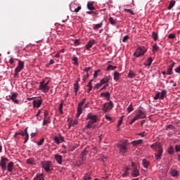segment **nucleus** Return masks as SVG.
Here are the masks:
<instances>
[{
	"label": "nucleus",
	"instance_id": "nucleus-35",
	"mask_svg": "<svg viewBox=\"0 0 180 180\" xmlns=\"http://www.w3.org/2000/svg\"><path fill=\"white\" fill-rule=\"evenodd\" d=\"M49 123H50V117H45L44 118V121H43V126H46V124H49Z\"/></svg>",
	"mask_w": 180,
	"mask_h": 180
},
{
	"label": "nucleus",
	"instance_id": "nucleus-31",
	"mask_svg": "<svg viewBox=\"0 0 180 180\" xmlns=\"http://www.w3.org/2000/svg\"><path fill=\"white\" fill-rule=\"evenodd\" d=\"M75 124H78V120H72V121L69 123V124H68L69 128L71 127H72V126H75Z\"/></svg>",
	"mask_w": 180,
	"mask_h": 180
},
{
	"label": "nucleus",
	"instance_id": "nucleus-22",
	"mask_svg": "<svg viewBox=\"0 0 180 180\" xmlns=\"http://www.w3.org/2000/svg\"><path fill=\"white\" fill-rule=\"evenodd\" d=\"M13 165H14L13 162H8V164L7 165V171L8 172H12V171L13 169Z\"/></svg>",
	"mask_w": 180,
	"mask_h": 180
},
{
	"label": "nucleus",
	"instance_id": "nucleus-42",
	"mask_svg": "<svg viewBox=\"0 0 180 180\" xmlns=\"http://www.w3.org/2000/svg\"><path fill=\"white\" fill-rule=\"evenodd\" d=\"M127 110L128 113H130V112H133V110H134V108H133V105L131 103L127 108Z\"/></svg>",
	"mask_w": 180,
	"mask_h": 180
},
{
	"label": "nucleus",
	"instance_id": "nucleus-54",
	"mask_svg": "<svg viewBox=\"0 0 180 180\" xmlns=\"http://www.w3.org/2000/svg\"><path fill=\"white\" fill-rule=\"evenodd\" d=\"M43 143H44V139H41L37 142V146H43Z\"/></svg>",
	"mask_w": 180,
	"mask_h": 180
},
{
	"label": "nucleus",
	"instance_id": "nucleus-38",
	"mask_svg": "<svg viewBox=\"0 0 180 180\" xmlns=\"http://www.w3.org/2000/svg\"><path fill=\"white\" fill-rule=\"evenodd\" d=\"M160 50V47L157 44H155L153 45V53H156V51H158Z\"/></svg>",
	"mask_w": 180,
	"mask_h": 180
},
{
	"label": "nucleus",
	"instance_id": "nucleus-64",
	"mask_svg": "<svg viewBox=\"0 0 180 180\" xmlns=\"http://www.w3.org/2000/svg\"><path fill=\"white\" fill-rule=\"evenodd\" d=\"M15 63L13 58H11L9 60V63L12 65Z\"/></svg>",
	"mask_w": 180,
	"mask_h": 180
},
{
	"label": "nucleus",
	"instance_id": "nucleus-12",
	"mask_svg": "<svg viewBox=\"0 0 180 180\" xmlns=\"http://www.w3.org/2000/svg\"><path fill=\"white\" fill-rule=\"evenodd\" d=\"M165 95H167V91H165L158 92L153 99L154 101H157L158 99H163L164 98H165Z\"/></svg>",
	"mask_w": 180,
	"mask_h": 180
},
{
	"label": "nucleus",
	"instance_id": "nucleus-45",
	"mask_svg": "<svg viewBox=\"0 0 180 180\" xmlns=\"http://www.w3.org/2000/svg\"><path fill=\"white\" fill-rule=\"evenodd\" d=\"M99 72H101V70H97L94 71V79L98 78V75H99Z\"/></svg>",
	"mask_w": 180,
	"mask_h": 180
},
{
	"label": "nucleus",
	"instance_id": "nucleus-53",
	"mask_svg": "<svg viewBox=\"0 0 180 180\" xmlns=\"http://www.w3.org/2000/svg\"><path fill=\"white\" fill-rule=\"evenodd\" d=\"M22 70H23L22 68H20V67L18 66V67L15 69V72H20V71H22Z\"/></svg>",
	"mask_w": 180,
	"mask_h": 180
},
{
	"label": "nucleus",
	"instance_id": "nucleus-3",
	"mask_svg": "<svg viewBox=\"0 0 180 180\" xmlns=\"http://www.w3.org/2000/svg\"><path fill=\"white\" fill-rule=\"evenodd\" d=\"M86 120H89L87 124L86 125V129H92V125L98 122V115L89 113L86 115Z\"/></svg>",
	"mask_w": 180,
	"mask_h": 180
},
{
	"label": "nucleus",
	"instance_id": "nucleus-16",
	"mask_svg": "<svg viewBox=\"0 0 180 180\" xmlns=\"http://www.w3.org/2000/svg\"><path fill=\"white\" fill-rule=\"evenodd\" d=\"M55 160H56V162L59 164V165H61L63 164V156H61V155H55Z\"/></svg>",
	"mask_w": 180,
	"mask_h": 180
},
{
	"label": "nucleus",
	"instance_id": "nucleus-47",
	"mask_svg": "<svg viewBox=\"0 0 180 180\" xmlns=\"http://www.w3.org/2000/svg\"><path fill=\"white\" fill-rule=\"evenodd\" d=\"M117 67L113 66L112 65H109L107 68V71H109V70H116Z\"/></svg>",
	"mask_w": 180,
	"mask_h": 180
},
{
	"label": "nucleus",
	"instance_id": "nucleus-17",
	"mask_svg": "<svg viewBox=\"0 0 180 180\" xmlns=\"http://www.w3.org/2000/svg\"><path fill=\"white\" fill-rule=\"evenodd\" d=\"M129 171H130V168L125 167L123 170V174H122V176H123L124 178H126V176H129L130 175Z\"/></svg>",
	"mask_w": 180,
	"mask_h": 180
},
{
	"label": "nucleus",
	"instance_id": "nucleus-1",
	"mask_svg": "<svg viewBox=\"0 0 180 180\" xmlns=\"http://www.w3.org/2000/svg\"><path fill=\"white\" fill-rule=\"evenodd\" d=\"M150 148L154 150V151H156L157 153H155V160L160 161L162 157V153H164V149L162 148L161 143H160V142L154 143L150 145Z\"/></svg>",
	"mask_w": 180,
	"mask_h": 180
},
{
	"label": "nucleus",
	"instance_id": "nucleus-49",
	"mask_svg": "<svg viewBox=\"0 0 180 180\" xmlns=\"http://www.w3.org/2000/svg\"><path fill=\"white\" fill-rule=\"evenodd\" d=\"M101 86H102V84L100 82V83H98L94 86V89H99Z\"/></svg>",
	"mask_w": 180,
	"mask_h": 180
},
{
	"label": "nucleus",
	"instance_id": "nucleus-10",
	"mask_svg": "<svg viewBox=\"0 0 180 180\" xmlns=\"http://www.w3.org/2000/svg\"><path fill=\"white\" fill-rule=\"evenodd\" d=\"M84 103H85V98H83L82 101L78 103L77 112L76 115L77 117H79L82 114V106L84 105Z\"/></svg>",
	"mask_w": 180,
	"mask_h": 180
},
{
	"label": "nucleus",
	"instance_id": "nucleus-52",
	"mask_svg": "<svg viewBox=\"0 0 180 180\" xmlns=\"http://www.w3.org/2000/svg\"><path fill=\"white\" fill-rule=\"evenodd\" d=\"M122 123H123V117H121L119 121H118V124H117V127H120V126H122Z\"/></svg>",
	"mask_w": 180,
	"mask_h": 180
},
{
	"label": "nucleus",
	"instance_id": "nucleus-14",
	"mask_svg": "<svg viewBox=\"0 0 180 180\" xmlns=\"http://www.w3.org/2000/svg\"><path fill=\"white\" fill-rule=\"evenodd\" d=\"M41 103H43V101H41V99L35 98L33 101V107L39 108H40V106H41Z\"/></svg>",
	"mask_w": 180,
	"mask_h": 180
},
{
	"label": "nucleus",
	"instance_id": "nucleus-2",
	"mask_svg": "<svg viewBox=\"0 0 180 180\" xmlns=\"http://www.w3.org/2000/svg\"><path fill=\"white\" fill-rule=\"evenodd\" d=\"M140 119H146V111L139 109L135 111V116L134 118L129 122V124H133L134 122L140 120Z\"/></svg>",
	"mask_w": 180,
	"mask_h": 180
},
{
	"label": "nucleus",
	"instance_id": "nucleus-48",
	"mask_svg": "<svg viewBox=\"0 0 180 180\" xmlns=\"http://www.w3.org/2000/svg\"><path fill=\"white\" fill-rule=\"evenodd\" d=\"M53 141H55V143H56V144H60V138H58V136H55L54 138H53Z\"/></svg>",
	"mask_w": 180,
	"mask_h": 180
},
{
	"label": "nucleus",
	"instance_id": "nucleus-24",
	"mask_svg": "<svg viewBox=\"0 0 180 180\" xmlns=\"http://www.w3.org/2000/svg\"><path fill=\"white\" fill-rule=\"evenodd\" d=\"M153 63V58L150 57L147 60L145 61L144 65L146 67H150Z\"/></svg>",
	"mask_w": 180,
	"mask_h": 180
},
{
	"label": "nucleus",
	"instance_id": "nucleus-23",
	"mask_svg": "<svg viewBox=\"0 0 180 180\" xmlns=\"http://www.w3.org/2000/svg\"><path fill=\"white\" fill-rule=\"evenodd\" d=\"M34 180H44V176L43 174H38L34 177Z\"/></svg>",
	"mask_w": 180,
	"mask_h": 180
},
{
	"label": "nucleus",
	"instance_id": "nucleus-26",
	"mask_svg": "<svg viewBox=\"0 0 180 180\" xmlns=\"http://www.w3.org/2000/svg\"><path fill=\"white\" fill-rule=\"evenodd\" d=\"M27 164H29L30 165H36V162L34 158H29L27 160Z\"/></svg>",
	"mask_w": 180,
	"mask_h": 180
},
{
	"label": "nucleus",
	"instance_id": "nucleus-11",
	"mask_svg": "<svg viewBox=\"0 0 180 180\" xmlns=\"http://www.w3.org/2000/svg\"><path fill=\"white\" fill-rule=\"evenodd\" d=\"M113 102L112 101H110L108 103H105L103 105V110L106 113L108 110H111V109H113Z\"/></svg>",
	"mask_w": 180,
	"mask_h": 180
},
{
	"label": "nucleus",
	"instance_id": "nucleus-8",
	"mask_svg": "<svg viewBox=\"0 0 180 180\" xmlns=\"http://www.w3.org/2000/svg\"><path fill=\"white\" fill-rule=\"evenodd\" d=\"M9 162V160L7 158L1 157L0 167L3 171H6V163Z\"/></svg>",
	"mask_w": 180,
	"mask_h": 180
},
{
	"label": "nucleus",
	"instance_id": "nucleus-9",
	"mask_svg": "<svg viewBox=\"0 0 180 180\" xmlns=\"http://www.w3.org/2000/svg\"><path fill=\"white\" fill-rule=\"evenodd\" d=\"M41 166L46 172H50L51 171V169H50V167H51V162H41Z\"/></svg>",
	"mask_w": 180,
	"mask_h": 180
},
{
	"label": "nucleus",
	"instance_id": "nucleus-13",
	"mask_svg": "<svg viewBox=\"0 0 180 180\" xmlns=\"http://www.w3.org/2000/svg\"><path fill=\"white\" fill-rule=\"evenodd\" d=\"M10 99H11V101H13V103H15L16 105H19L20 101L19 100L16 99V98H18V93H13L11 92V95L9 96Z\"/></svg>",
	"mask_w": 180,
	"mask_h": 180
},
{
	"label": "nucleus",
	"instance_id": "nucleus-62",
	"mask_svg": "<svg viewBox=\"0 0 180 180\" xmlns=\"http://www.w3.org/2000/svg\"><path fill=\"white\" fill-rule=\"evenodd\" d=\"M92 70V67H89V68H84V71L85 72H86V74H87V72H88L89 70Z\"/></svg>",
	"mask_w": 180,
	"mask_h": 180
},
{
	"label": "nucleus",
	"instance_id": "nucleus-6",
	"mask_svg": "<svg viewBox=\"0 0 180 180\" xmlns=\"http://www.w3.org/2000/svg\"><path fill=\"white\" fill-rule=\"evenodd\" d=\"M49 82H50V80L47 79H45L41 82L39 89H41V91H49V89H50V86H49Z\"/></svg>",
	"mask_w": 180,
	"mask_h": 180
},
{
	"label": "nucleus",
	"instance_id": "nucleus-50",
	"mask_svg": "<svg viewBox=\"0 0 180 180\" xmlns=\"http://www.w3.org/2000/svg\"><path fill=\"white\" fill-rule=\"evenodd\" d=\"M124 12H129V13H131V15H135L134 12L131 9L124 8Z\"/></svg>",
	"mask_w": 180,
	"mask_h": 180
},
{
	"label": "nucleus",
	"instance_id": "nucleus-41",
	"mask_svg": "<svg viewBox=\"0 0 180 180\" xmlns=\"http://www.w3.org/2000/svg\"><path fill=\"white\" fill-rule=\"evenodd\" d=\"M167 153H168V154H169V155H172V154H174V153H175V150H174L173 147H170L168 148Z\"/></svg>",
	"mask_w": 180,
	"mask_h": 180
},
{
	"label": "nucleus",
	"instance_id": "nucleus-36",
	"mask_svg": "<svg viewBox=\"0 0 180 180\" xmlns=\"http://www.w3.org/2000/svg\"><path fill=\"white\" fill-rule=\"evenodd\" d=\"M173 70L174 69L168 66L167 67V75H172V74H174Z\"/></svg>",
	"mask_w": 180,
	"mask_h": 180
},
{
	"label": "nucleus",
	"instance_id": "nucleus-29",
	"mask_svg": "<svg viewBox=\"0 0 180 180\" xmlns=\"http://www.w3.org/2000/svg\"><path fill=\"white\" fill-rule=\"evenodd\" d=\"M141 143H143V140L139 139V140H136V141H133L131 142V144H132V146H139V144H141Z\"/></svg>",
	"mask_w": 180,
	"mask_h": 180
},
{
	"label": "nucleus",
	"instance_id": "nucleus-59",
	"mask_svg": "<svg viewBox=\"0 0 180 180\" xmlns=\"http://www.w3.org/2000/svg\"><path fill=\"white\" fill-rule=\"evenodd\" d=\"M86 13H88V15H92L93 16H95V15H98V13L94 11H86Z\"/></svg>",
	"mask_w": 180,
	"mask_h": 180
},
{
	"label": "nucleus",
	"instance_id": "nucleus-32",
	"mask_svg": "<svg viewBox=\"0 0 180 180\" xmlns=\"http://www.w3.org/2000/svg\"><path fill=\"white\" fill-rule=\"evenodd\" d=\"M136 77V73L131 70H130L128 73V78H135Z\"/></svg>",
	"mask_w": 180,
	"mask_h": 180
},
{
	"label": "nucleus",
	"instance_id": "nucleus-27",
	"mask_svg": "<svg viewBox=\"0 0 180 180\" xmlns=\"http://www.w3.org/2000/svg\"><path fill=\"white\" fill-rule=\"evenodd\" d=\"M142 164L144 168H148V167L150 166V162L147 161V160L146 159H143L142 160Z\"/></svg>",
	"mask_w": 180,
	"mask_h": 180
},
{
	"label": "nucleus",
	"instance_id": "nucleus-5",
	"mask_svg": "<svg viewBox=\"0 0 180 180\" xmlns=\"http://www.w3.org/2000/svg\"><path fill=\"white\" fill-rule=\"evenodd\" d=\"M120 154L124 155L127 153V140H124L122 143H120L117 146Z\"/></svg>",
	"mask_w": 180,
	"mask_h": 180
},
{
	"label": "nucleus",
	"instance_id": "nucleus-55",
	"mask_svg": "<svg viewBox=\"0 0 180 180\" xmlns=\"http://www.w3.org/2000/svg\"><path fill=\"white\" fill-rule=\"evenodd\" d=\"M103 89H109V84H105L101 89L100 91H103Z\"/></svg>",
	"mask_w": 180,
	"mask_h": 180
},
{
	"label": "nucleus",
	"instance_id": "nucleus-4",
	"mask_svg": "<svg viewBox=\"0 0 180 180\" xmlns=\"http://www.w3.org/2000/svg\"><path fill=\"white\" fill-rule=\"evenodd\" d=\"M146 53H147V49H146V47L139 46L136 51L134 53L133 56L134 57H136V58H139V57L144 56Z\"/></svg>",
	"mask_w": 180,
	"mask_h": 180
},
{
	"label": "nucleus",
	"instance_id": "nucleus-33",
	"mask_svg": "<svg viewBox=\"0 0 180 180\" xmlns=\"http://www.w3.org/2000/svg\"><path fill=\"white\" fill-rule=\"evenodd\" d=\"M102 26H103V22H101L99 24H96L95 25V26L94 27V30H98V29H101V27H102Z\"/></svg>",
	"mask_w": 180,
	"mask_h": 180
},
{
	"label": "nucleus",
	"instance_id": "nucleus-25",
	"mask_svg": "<svg viewBox=\"0 0 180 180\" xmlns=\"http://www.w3.org/2000/svg\"><path fill=\"white\" fill-rule=\"evenodd\" d=\"M165 130H173V131H176V128L172 124H168L166 126Z\"/></svg>",
	"mask_w": 180,
	"mask_h": 180
},
{
	"label": "nucleus",
	"instance_id": "nucleus-61",
	"mask_svg": "<svg viewBox=\"0 0 180 180\" xmlns=\"http://www.w3.org/2000/svg\"><path fill=\"white\" fill-rule=\"evenodd\" d=\"M169 39H175L176 36L175 34H169L168 35Z\"/></svg>",
	"mask_w": 180,
	"mask_h": 180
},
{
	"label": "nucleus",
	"instance_id": "nucleus-44",
	"mask_svg": "<svg viewBox=\"0 0 180 180\" xmlns=\"http://www.w3.org/2000/svg\"><path fill=\"white\" fill-rule=\"evenodd\" d=\"M18 67H20V68H25V63L22 60H18Z\"/></svg>",
	"mask_w": 180,
	"mask_h": 180
},
{
	"label": "nucleus",
	"instance_id": "nucleus-15",
	"mask_svg": "<svg viewBox=\"0 0 180 180\" xmlns=\"http://www.w3.org/2000/svg\"><path fill=\"white\" fill-rule=\"evenodd\" d=\"M131 175L134 178L140 175V170L137 167H134L131 169Z\"/></svg>",
	"mask_w": 180,
	"mask_h": 180
},
{
	"label": "nucleus",
	"instance_id": "nucleus-7",
	"mask_svg": "<svg viewBox=\"0 0 180 180\" xmlns=\"http://www.w3.org/2000/svg\"><path fill=\"white\" fill-rule=\"evenodd\" d=\"M16 136H25L24 143H26L27 141H29V133H27V127L25 129L24 131L15 132L14 137H16Z\"/></svg>",
	"mask_w": 180,
	"mask_h": 180
},
{
	"label": "nucleus",
	"instance_id": "nucleus-40",
	"mask_svg": "<svg viewBox=\"0 0 180 180\" xmlns=\"http://www.w3.org/2000/svg\"><path fill=\"white\" fill-rule=\"evenodd\" d=\"M93 82H96L95 80L91 79L89 84H88V87H89V91H92V83Z\"/></svg>",
	"mask_w": 180,
	"mask_h": 180
},
{
	"label": "nucleus",
	"instance_id": "nucleus-19",
	"mask_svg": "<svg viewBox=\"0 0 180 180\" xmlns=\"http://www.w3.org/2000/svg\"><path fill=\"white\" fill-rule=\"evenodd\" d=\"M94 44H95L94 39L89 41L88 44L86 46V50H89V49H91L94 46Z\"/></svg>",
	"mask_w": 180,
	"mask_h": 180
},
{
	"label": "nucleus",
	"instance_id": "nucleus-43",
	"mask_svg": "<svg viewBox=\"0 0 180 180\" xmlns=\"http://www.w3.org/2000/svg\"><path fill=\"white\" fill-rule=\"evenodd\" d=\"M63 106H64V103H63V101L59 104V112L60 113H61V115H63V113H64V112L63 111Z\"/></svg>",
	"mask_w": 180,
	"mask_h": 180
},
{
	"label": "nucleus",
	"instance_id": "nucleus-57",
	"mask_svg": "<svg viewBox=\"0 0 180 180\" xmlns=\"http://www.w3.org/2000/svg\"><path fill=\"white\" fill-rule=\"evenodd\" d=\"M127 40H129V35H125L124 37V38L122 39V41H123V43H126V41H127Z\"/></svg>",
	"mask_w": 180,
	"mask_h": 180
},
{
	"label": "nucleus",
	"instance_id": "nucleus-30",
	"mask_svg": "<svg viewBox=\"0 0 180 180\" xmlns=\"http://www.w3.org/2000/svg\"><path fill=\"white\" fill-rule=\"evenodd\" d=\"M120 77V73L119 72L115 71L114 72V79L115 81H119V78Z\"/></svg>",
	"mask_w": 180,
	"mask_h": 180
},
{
	"label": "nucleus",
	"instance_id": "nucleus-51",
	"mask_svg": "<svg viewBox=\"0 0 180 180\" xmlns=\"http://www.w3.org/2000/svg\"><path fill=\"white\" fill-rule=\"evenodd\" d=\"M82 8L81 6H78L77 8H75V10H71L72 12H76V13H77V12H79L81 11Z\"/></svg>",
	"mask_w": 180,
	"mask_h": 180
},
{
	"label": "nucleus",
	"instance_id": "nucleus-58",
	"mask_svg": "<svg viewBox=\"0 0 180 180\" xmlns=\"http://www.w3.org/2000/svg\"><path fill=\"white\" fill-rule=\"evenodd\" d=\"M105 119H106L107 120H109L110 122H112V117H110V115L106 114V115H105Z\"/></svg>",
	"mask_w": 180,
	"mask_h": 180
},
{
	"label": "nucleus",
	"instance_id": "nucleus-20",
	"mask_svg": "<svg viewBox=\"0 0 180 180\" xmlns=\"http://www.w3.org/2000/svg\"><path fill=\"white\" fill-rule=\"evenodd\" d=\"M169 172L172 176H178L179 175V172L175 169H171Z\"/></svg>",
	"mask_w": 180,
	"mask_h": 180
},
{
	"label": "nucleus",
	"instance_id": "nucleus-63",
	"mask_svg": "<svg viewBox=\"0 0 180 180\" xmlns=\"http://www.w3.org/2000/svg\"><path fill=\"white\" fill-rule=\"evenodd\" d=\"M175 72H176L177 74L180 73V65L178 66V68L174 69Z\"/></svg>",
	"mask_w": 180,
	"mask_h": 180
},
{
	"label": "nucleus",
	"instance_id": "nucleus-28",
	"mask_svg": "<svg viewBox=\"0 0 180 180\" xmlns=\"http://www.w3.org/2000/svg\"><path fill=\"white\" fill-rule=\"evenodd\" d=\"M87 8L89 11H95V8L94 7V2H89L87 4Z\"/></svg>",
	"mask_w": 180,
	"mask_h": 180
},
{
	"label": "nucleus",
	"instance_id": "nucleus-37",
	"mask_svg": "<svg viewBox=\"0 0 180 180\" xmlns=\"http://www.w3.org/2000/svg\"><path fill=\"white\" fill-rule=\"evenodd\" d=\"M174 6H175V1H171L167 9H169V11H171V9L174 8Z\"/></svg>",
	"mask_w": 180,
	"mask_h": 180
},
{
	"label": "nucleus",
	"instance_id": "nucleus-39",
	"mask_svg": "<svg viewBox=\"0 0 180 180\" xmlns=\"http://www.w3.org/2000/svg\"><path fill=\"white\" fill-rule=\"evenodd\" d=\"M152 37L155 40V41H157V40H158V34H157V32H153L152 33Z\"/></svg>",
	"mask_w": 180,
	"mask_h": 180
},
{
	"label": "nucleus",
	"instance_id": "nucleus-34",
	"mask_svg": "<svg viewBox=\"0 0 180 180\" xmlns=\"http://www.w3.org/2000/svg\"><path fill=\"white\" fill-rule=\"evenodd\" d=\"M108 22L112 25V26H116V20H115L112 17H110L108 18Z\"/></svg>",
	"mask_w": 180,
	"mask_h": 180
},
{
	"label": "nucleus",
	"instance_id": "nucleus-60",
	"mask_svg": "<svg viewBox=\"0 0 180 180\" xmlns=\"http://www.w3.org/2000/svg\"><path fill=\"white\" fill-rule=\"evenodd\" d=\"M175 150H176V153H179V151H180V146L179 145H176L175 146Z\"/></svg>",
	"mask_w": 180,
	"mask_h": 180
},
{
	"label": "nucleus",
	"instance_id": "nucleus-46",
	"mask_svg": "<svg viewBox=\"0 0 180 180\" xmlns=\"http://www.w3.org/2000/svg\"><path fill=\"white\" fill-rule=\"evenodd\" d=\"M72 60L74 61L75 65H78V58L73 56Z\"/></svg>",
	"mask_w": 180,
	"mask_h": 180
},
{
	"label": "nucleus",
	"instance_id": "nucleus-18",
	"mask_svg": "<svg viewBox=\"0 0 180 180\" xmlns=\"http://www.w3.org/2000/svg\"><path fill=\"white\" fill-rule=\"evenodd\" d=\"M101 96L105 98L106 101H109L110 99V94H109V92L101 93Z\"/></svg>",
	"mask_w": 180,
	"mask_h": 180
},
{
	"label": "nucleus",
	"instance_id": "nucleus-21",
	"mask_svg": "<svg viewBox=\"0 0 180 180\" xmlns=\"http://www.w3.org/2000/svg\"><path fill=\"white\" fill-rule=\"evenodd\" d=\"M110 79V75L105 77L101 80V85H103V84H107V82H109V80Z\"/></svg>",
	"mask_w": 180,
	"mask_h": 180
},
{
	"label": "nucleus",
	"instance_id": "nucleus-56",
	"mask_svg": "<svg viewBox=\"0 0 180 180\" xmlns=\"http://www.w3.org/2000/svg\"><path fill=\"white\" fill-rule=\"evenodd\" d=\"M88 78H89V73L87 72L86 75L83 77L84 82H85V81H86V79H88Z\"/></svg>",
	"mask_w": 180,
	"mask_h": 180
}]
</instances>
